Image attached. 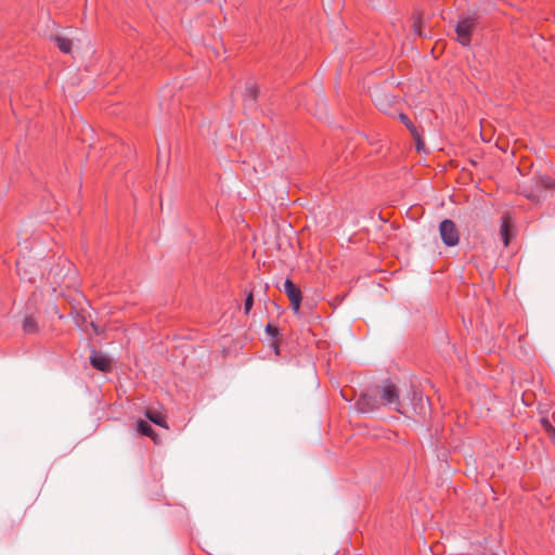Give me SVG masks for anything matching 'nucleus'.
<instances>
[{
	"mask_svg": "<svg viewBox=\"0 0 555 555\" xmlns=\"http://www.w3.org/2000/svg\"><path fill=\"white\" fill-rule=\"evenodd\" d=\"M377 393L382 405H390L398 413L404 414V408L399 397V390L393 383L386 380Z\"/></svg>",
	"mask_w": 555,
	"mask_h": 555,
	"instance_id": "1",
	"label": "nucleus"
},
{
	"mask_svg": "<svg viewBox=\"0 0 555 555\" xmlns=\"http://www.w3.org/2000/svg\"><path fill=\"white\" fill-rule=\"evenodd\" d=\"M477 26V18L475 16H463L460 18L455 26V33L457 35V41L468 47L470 44L472 33Z\"/></svg>",
	"mask_w": 555,
	"mask_h": 555,
	"instance_id": "2",
	"label": "nucleus"
},
{
	"mask_svg": "<svg viewBox=\"0 0 555 555\" xmlns=\"http://www.w3.org/2000/svg\"><path fill=\"white\" fill-rule=\"evenodd\" d=\"M441 241L444 245L453 247L459 244L460 234L455 223L450 219H444L439 224Z\"/></svg>",
	"mask_w": 555,
	"mask_h": 555,
	"instance_id": "3",
	"label": "nucleus"
},
{
	"mask_svg": "<svg viewBox=\"0 0 555 555\" xmlns=\"http://www.w3.org/2000/svg\"><path fill=\"white\" fill-rule=\"evenodd\" d=\"M382 406L377 392L367 391L360 396L356 403V408L361 413H370L378 410Z\"/></svg>",
	"mask_w": 555,
	"mask_h": 555,
	"instance_id": "4",
	"label": "nucleus"
},
{
	"mask_svg": "<svg viewBox=\"0 0 555 555\" xmlns=\"http://www.w3.org/2000/svg\"><path fill=\"white\" fill-rule=\"evenodd\" d=\"M410 401L415 414L423 417L426 416L430 404L428 398L425 397L422 391L412 389L410 392Z\"/></svg>",
	"mask_w": 555,
	"mask_h": 555,
	"instance_id": "5",
	"label": "nucleus"
},
{
	"mask_svg": "<svg viewBox=\"0 0 555 555\" xmlns=\"http://www.w3.org/2000/svg\"><path fill=\"white\" fill-rule=\"evenodd\" d=\"M284 292L291 301L292 309L295 313H298L302 299L301 291L294 284L292 280L286 279L284 282Z\"/></svg>",
	"mask_w": 555,
	"mask_h": 555,
	"instance_id": "6",
	"label": "nucleus"
},
{
	"mask_svg": "<svg viewBox=\"0 0 555 555\" xmlns=\"http://www.w3.org/2000/svg\"><path fill=\"white\" fill-rule=\"evenodd\" d=\"M258 88L256 82L248 80L245 85L243 93L244 106L248 109H255L257 107Z\"/></svg>",
	"mask_w": 555,
	"mask_h": 555,
	"instance_id": "7",
	"label": "nucleus"
},
{
	"mask_svg": "<svg viewBox=\"0 0 555 555\" xmlns=\"http://www.w3.org/2000/svg\"><path fill=\"white\" fill-rule=\"evenodd\" d=\"M90 363L94 369H96L101 372H107L111 370L109 359L106 356H104L103 353L98 352V351H92V353L90 356Z\"/></svg>",
	"mask_w": 555,
	"mask_h": 555,
	"instance_id": "8",
	"label": "nucleus"
},
{
	"mask_svg": "<svg viewBox=\"0 0 555 555\" xmlns=\"http://www.w3.org/2000/svg\"><path fill=\"white\" fill-rule=\"evenodd\" d=\"M399 118L406 126V128L411 131L413 137L416 139V149H417V151H421L422 150V143H421V140L418 138L417 130L414 127V125L412 124L411 119L408 117V115H405L403 113H401L399 115Z\"/></svg>",
	"mask_w": 555,
	"mask_h": 555,
	"instance_id": "9",
	"label": "nucleus"
},
{
	"mask_svg": "<svg viewBox=\"0 0 555 555\" xmlns=\"http://www.w3.org/2000/svg\"><path fill=\"white\" fill-rule=\"evenodd\" d=\"M52 40L55 42L56 47L63 52V53H70L72 51V41L62 36H54L52 37Z\"/></svg>",
	"mask_w": 555,
	"mask_h": 555,
	"instance_id": "10",
	"label": "nucleus"
},
{
	"mask_svg": "<svg viewBox=\"0 0 555 555\" xmlns=\"http://www.w3.org/2000/svg\"><path fill=\"white\" fill-rule=\"evenodd\" d=\"M23 331L25 334H35L38 331V324L33 317H25L23 321Z\"/></svg>",
	"mask_w": 555,
	"mask_h": 555,
	"instance_id": "11",
	"label": "nucleus"
},
{
	"mask_svg": "<svg viewBox=\"0 0 555 555\" xmlns=\"http://www.w3.org/2000/svg\"><path fill=\"white\" fill-rule=\"evenodd\" d=\"M137 430L143 436L153 437L154 430L152 426L144 420H140L137 424Z\"/></svg>",
	"mask_w": 555,
	"mask_h": 555,
	"instance_id": "12",
	"label": "nucleus"
},
{
	"mask_svg": "<svg viewBox=\"0 0 555 555\" xmlns=\"http://www.w3.org/2000/svg\"><path fill=\"white\" fill-rule=\"evenodd\" d=\"M146 417L154 424L158 426H165L163 416L154 411L146 412Z\"/></svg>",
	"mask_w": 555,
	"mask_h": 555,
	"instance_id": "13",
	"label": "nucleus"
},
{
	"mask_svg": "<svg viewBox=\"0 0 555 555\" xmlns=\"http://www.w3.org/2000/svg\"><path fill=\"white\" fill-rule=\"evenodd\" d=\"M503 222H502V225H501V234H502V237H503V242H504V245L507 246L508 245V224L506 223V220L505 218H502Z\"/></svg>",
	"mask_w": 555,
	"mask_h": 555,
	"instance_id": "14",
	"label": "nucleus"
},
{
	"mask_svg": "<svg viewBox=\"0 0 555 555\" xmlns=\"http://www.w3.org/2000/svg\"><path fill=\"white\" fill-rule=\"evenodd\" d=\"M253 305H254V296L251 293H249L246 298H245V302H244V313L245 314H248L253 308Z\"/></svg>",
	"mask_w": 555,
	"mask_h": 555,
	"instance_id": "15",
	"label": "nucleus"
},
{
	"mask_svg": "<svg viewBox=\"0 0 555 555\" xmlns=\"http://www.w3.org/2000/svg\"><path fill=\"white\" fill-rule=\"evenodd\" d=\"M264 331L271 338H276L279 335V328L272 324H267Z\"/></svg>",
	"mask_w": 555,
	"mask_h": 555,
	"instance_id": "16",
	"label": "nucleus"
},
{
	"mask_svg": "<svg viewBox=\"0 0 555 555\" xmlns=\"http://www.w3.org/2000/svg\"><path fill=\"white\" fill-rule=\"evenodd\" d=\"M273 346H274L275 352L278 353V352H279V347H278V345H276V344H273Z\"/></svg>",
	"mask_w": 555,
	"mask_h": 555,
	"instance_id": "17",
	"label": "nucleus"
}]
</instances>
